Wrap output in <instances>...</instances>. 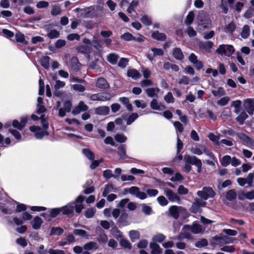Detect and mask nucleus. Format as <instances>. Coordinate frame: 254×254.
Here are the masks:
<instances>
[{
  "label": "nucleus",
  "instance_id": "obj_1",
  "mask_svg": "<svg viewBox=\"0 0 254 254\" xmlns=\"http://www.w3.org/2000/svg\"><path fill=\"white\" fill-rule=\"evenodd\" d=\"M184 160L186 164L184 167L185 171L187 172H190L191 170L190 165L188 164H191L195 165L197 168V172L200 173L201 171L202 163L200 159L197 158L196 156H190V155H185L184 156Z\"/></svg>",
  "mask_w": 254,
  "mask_h": 254
},
{
  "label": "nucleus",
  "instance_id": "obj_2",
  "mask_svg": "<svg viewBox=\"0 0 254 254\" xmlns=\"http://www.w3.org/2000/svg\"><path fill=\"white\" fill-rule=\"evenodd\" d=\"M235 52L233 46L231 45L221 44L216 49V52L222 56H231Z\"/></svg>",
  "mask_w": 254,
  "mask_h": 254
},
{
  "label": "nucleus",
  "instance_id": "obj_3",
  "mask_svg": "<svg viewBox=\"0 0 254 254\" xmlns=\"http://www.w3.org/2000/svg\"><path fill=\"white\" fill-rule=\"evenodd\" d=\"M197 195L201 198L207 200L209 198H212L215 195V192L210 187H204L201 190L197 192Z\"/></svg>",
  "mask_w": 254,
  "mask_h": 254
},
{
  "label": "nucleus",
  "instance_id": "obj_4",
  "mask_svg": "<svg viewBox=\"0 0 254 254\" xmlns=\"http://www.w3.org/2000/svg\"><path fill=\"white\" fill-rule=\"evenodd\" d=\"M127 193L135 195L140 199H144L147 197V194L144 192L140 191L139 188L137 187L133 186L128 189H126L125 193Z\"/></svg>",
  "mask_w": 254,
  "mask_h": 254
},
{
  "label": "nucleus",
  "instance_id": "obj_5",
  "mask_svg": "<svg viewBox=\"0 0 254 254\" xmlns=\"http://www.w3.org/2000/svg\"><path fill=\"white\" fill-rule=\"evenodd\" d=\"M112 96L108 93H99L93 94L90 96V99L92 101H106L111 99Z\"/></svg>",
  "mask_w": 254,
  "mask_h": 254
},
{
  "label": "nucleus",
  "instance_id": "obj_6",
  "mask_svg": "<svg viewBox=\"0 0 254 254\" xmlns=\"http://www.w3.org/2000/svg\"><path fill=\"white\" fill-rule=\"evenodd\" d=\"M30 130L35 133V136L38 139H41L45 135L48 134L47 131L42 129L38 126H31L30 127Z\"/></svg>",
  "mask_w": 254,
  "mask_h": 254
},
{
  "label": "nucleus",
  "instance_id": "obj_7",
  "mask_svg": "<svg viewBox=\"0 0 254 254\" xmlns=\"http://www.w3.org/2000/svg\"><path fill=\"white\" fill-rule=\"evenodd\" d=\"M244 107L250 115H252L254 111V99H246L244 101Z\"/></svg>",
  "mask_w": 254,
  "mask_h": 254
},
{
  "label": "nucleus",
  "instance_id": "obj_8",
  "mask_svg": "<svg viewBox=\"0 0 254 254\" xmlns=\"http://www.w3.org/2000/svg\"><path fill=\"white\" fill-rule=\"evenodd\" d=\"M88 109V107L81 101L73 108L72 111V114L74 115H78L82 112L86 111Z\"/></svg>",
  "mask_w": 254,
  "mask_h": 254
},
{
  "label": "nucleus",
  "instance_id": "obj_9",
  "mask_svg": "<svg viewBox=\"0 0 254 254\" xmlns=\"http://www.w3.org/2000/svg\"><path fill=\"white\" fill-rule=\"evenodd\" d=\"M164 193L170 201L174 202L180 200L179 197L171 190L168 188L164 189Z\"/></svg>",
  "mask_w": 254,
  "mask_h": 254
},
{
  "label": "nucleus",
  "instance_id": "obj_10",
  "mask_svg": "<svg viewBox=\"0 0 254 254\" xmlns=\"http://www.w3.org/2000/svg\"><path fill=\"white\" fill-rule=\"evenodd\" d=\"M190 62L192 64L197 70H200L203 66V63L197 60L196 56L193 53L190 55L189 57Z\"/></svg>",
  "mask_w": 254,
  "mask_h": 254
},
{
  "label": "nucleus",
  "instance_id": "obj_11",
  "mask_svg": "<svg viewBox=\"0 0 254 254\" xmlns=\"http://www.w3.org/2000/svg\"><path fill=\"white\" fill-rule=\"evenodd\" d=\"M151 50L153 53V55L152 56L149 53L146 55L147 58L151 61L154 60L155 57L157 56H162L164 54V51L162 49L152 48L151 49Z\"/></svg>",
  "mask_w": 254,
  "mask_h": 254
},
{
  "label": "nucleus",
  "instance_id": "obj_12",
  "mask_svg": "<svg viewBox=\"0 0 254 254\" xmlns=\"http://www.w3.org/2000/svg\"><path fill=\"white\" fill-rule=\"evenodd\" d=\"M184 229L190 230L194 234H198L202 231L201 226L196 223H193L191 226H185Z\"/></svg>",
  "mask_w": 254,
  "mask_h": 254
},
{
  "label": "nucleus",
  "instance_id": "obj_13",
  "mask_svg": "<svg viewBox=\"0 0 254 254\" xmlns=\"http://www.w3.org/2000/svg\"><path fill=\"white\" fill-rule=\"evenodd\" d=\"M74 209V206L72 203H69L66 205L61 207L62 211L64 215L73 214Z\"/></svg>",
  "mask_w": 254,
  "mask_h": 254
},
{
  "label": "nucleus",
  "instance_id": "obj_14",
  "mask_svg": "<svg viewBox=\"0 0 254 254\" xmlns=\"http://www.w3.org/2000/svg\"><path fill=\"white\" fill-rule=\"evenodd\" d=\"M206 146L201 144H197L194 147H192L190 149V151L192 153L197 155H200L203 153L205 151Z\"/></svg>",
  "mask_w": 254,
  "mask_h": 254
},
{
  "label": "nucleus",
  "instance_id": "obj_15",
  "mask_svg": "<svg viewBox=\"0 0 254 254\" xmlns=\"http://www.w3.org/2000/svg\"><path fill=\"white\" fill-rule=\"evenodd\" d=\"M149 248L151 250V254H161L162 250L160 246L156 243L151 242L150 243Z\"/></svg>",
  "mask_w": 254,
  "mask_h": 254
},
{
  "label": "nucleus",
  "instance_id": "obj_16",
  "mask_svg": "<svg viewBox=\"0 0 254 254\" xmlns=\"http://www.w3.org/2000/svg\"><path fill=\"white\" fill-rule=\"evenodd\" d=\"M96 85L98 88L103 89H108L110 86L106 80L102 77H100L97 79Z\"/></svg>",
  "mask_w": 254,
  "mask_h": 254
},
{
  "label": "nucleus",
  "instance_id": "obj_17",
  "mask_svg": "<svg viewBox=\"0 0 254 254\" xmlns=\"http://www.w3.org/2000/svg\"><path fill=\"white\" fill-rule=\"evenodd\" d=\"M110 111L109 107L108 106H101L95 109V113L100 115H107Z\"/></svg>",
  "mask_w": 254,
  "mask_h": 254
},
{
  "label": "nucleus",
  "instance_id": "obj_18",
  "mask_svg": "<svg viewBox=\"0 0 254 254\" xmlns=\"http://www.w3.org/2000/svg\"><path fill=\"white\" fill-rule=\"evenodd\" d=\"M127 75L134 79H137L141 77L140 73L135 69H129L127 70Z\"/></svg>",
  "mask_w": 254,
  "mask_h": 254
},
{
  "label": "nucleus",
  "instance_id": "obj_19",
  "mask_svg": "<svg viewBox=\"0 0 254 254\" xmlns=\"http://www.w3.org/2000/svg\"><path fill=\"white\" fill-rule=\"evenodd\" d=\"M150 107L153 110L162 111L165 109V107L162 104H158L156 99H153L151 103Z\"/></svg>",
  "mask_w": 254,
  "mask_h": 254
},
{
  "label": "nucleus",
  "instance_id": "obj_20",
  "mask_svg": "<svg viewBox=\"0 0 254 254\" xmlns=\"http://www.w3.org/2000/svg\"><path fill=\"white\" fill-rule=\"evenodd\" d=\"M119 101L124 105L128 111H132L133 108L132 105L129 103L128 98L125 97H121L119 98Z\"/></svg>",
  "mask_w": 254,
  "mask_h": 254
},
{
  "label": "nucleus",
  "instance_id": "obj_21",
  "mask_svg": "<svg viewBox=\"0 0 254 254\" xmlns=\"http://www.w3.org/2000/svg\"><path fill=\"white\" fill-rule=\"evenodd\" d=\"M169 212L171 215L177 219L179 216V207L177 206H172L169 208Z\"/></svg>",
  "mask_w": 254,
  "mask_h": 254
},
{
  "label": "nucleus",
  "instance_id": "obj_22",
  "mask_svg": "<svg viewBox=\"0 0 254 254\" xmlns=\"http://www.w3.org/2000/svg\"><path fill=\"white\" fill-rule=\"evenodd\" d=\"M128 217V214L125 212L124 213H122L119 219V223L120 225L122 226H125L127 225H128L129 224V223L127 221V218Z\"/></svg>",
  "mask_w": 254,
  "mask_h": 254
},
{
  "label": "nucleus",
  "instance_id": "obj_23",
  "mask_svg": "<svg viewBox=\"0 0 254 254\" xmlns=\"http://www.w3.org/2000/svg\"><path fill=\"white\" fill-rule=\"evenodd\" d=\"M43 221L42 219L38 217H35L32 222V227L34 229H38L40 228Z\"/></svg>",
  "mask_w": 254,
  "mask_h": 254
},
{
  "label": "nucleus",
  "instance_id": "obj_24",
  "mask_svg": "<svg viewBox=\"0 0 254 254\" xmlns=\"http://www.w3.org/2000/svg\"><path fill=\"white\" fill-rule=\"evenodd\" d=\"M166 239V236L162 233H157L152 237L153 242L162 243Z\"/></svg>",
  "mask_w": 254,
  "mask_h": 254
},
{
  "label": "nucleus",
  "instance_id": "obj_25",
  "mask_svg": "<svg viewBox=\"0 0 254 254\" xmlns=\"http://www.w3.org/2000/svg\"><path fill=\"white\" fill-rule=\"evenodd\" d=\"M119 56L118 55L115 53H111L108 55L107 61L112 64H115L117 63L119 59Z\"/></svg>",
  "mask_w": 254,
  "mask_h": 254
},
{
  "label": "nucleus",
  "instance_id": "obj_26",
  "mask_svg": "<svg viewBox=\"0 0 254 254\" xmlns=\"http://www.w3.org/2000/svg\"><path fill=\"white\" fill-rule=\"evenodd\" d=\"M174 57L178 60H182L184 59V55L180 48H176L173 51Z\"/></svg>",
  "mask_w": 254,
  "mask_h": 254
},
{
  "label": "nucleus",
  "instance_id": "obj_27",
  "mask_svg": "<svg viewBox=\"0 0 254 254\" xmlns=\"http://www.w3.org/2000/svg\"><path fill=\"white\" fill-rule=\"evenodd\" d=\"M111 234L117 240H120L123 237L121 231H119L118 228L114 226L111 230Z\"/></svg>",
  "mask_w": 254,
  "mask_h": 254
},
{
  "label": "nucleus",
  "instance_id": "obj_28",
  "mask_svg": "<svg viewBox=\"0 0 254 254\" xmlns=\"http://www.w3.org/2000/svg\"><path fill=\"white\" fill-rule=\"evenodd\" d=\"M211 93L215 97H220L225 94V90L222 87L212 90Z\"/></svg>",
  "mask_w": 254,
  "mask_h": 254
},
{
  "label": "nucleus",
  "instance_id": "obj_29",
  "mask_svg": "<svg viewBox=\"0 0 254 254\" xmlns=\"http://www.w3.org/2000/svg\"><path fill=\"white\" fill-rule=\"evenodd\" d=\"M129 237L132 242H134L140 238V233L136 230L130 231L129 232Z\"/></svg>",
  "mask_w": 254,
  "mask_h": 254
},
{
  "label": "nucleus",
  "instance_id": "obj_30",
  "mask_svg": "<svg viewBox=\"0 0 254 254\" xmlns=\"http://www.w3.org/2000/svg\"><path fill=\"white\" fill-rule=\"evenodd\" d=\"M83 249L86 251H89L93 249L97 250L98 249V245L95 242H90L84 245Z\"/></svg>",
  "mask_w": 254,
  "mask_h": 254
},
{
  "label": "nucleus",
  "instance_id": "obj_31",
  "mask_svg": "<svg viewBox=\"0 0 254 254\" xmlns=\"http://www.w3.org/2000/svg\"><path fill=\"white\" fill-rule=\"evenodd\" d=\"M248 118V116L245 112H242L236 118V121L239 123L240 125H243L244 121Z\"/></svg>",
  "mask_w": 254,
  "mask_h": 254
},
{
  "label": "nucleus",
  "instance_id": "obj_32",
  "mask_svg": "<svg viewBox=\"0 0 254 254\" xmlns=\"http://www.w3.org/2000/svg\"><path fill=\"white\" fill-rule=\"evenodd\" d=\"M231 161V157L229 155H225L220 159L221 164L223 167H227Z\"/></svg>",
  "mask_w": 254,
  "mask_h": 254
},
{
  "label": "nucleus",
  "instance_id": "obj_33",
  "mask_svg": "<svg viewBox=\"0 0 254 254\" xmlns=\"http://www.w3.org/2000/svg\"><path fill=\"white\" fill-rule=\"evenodd\" d=\"M213 46V43L211 41H207L200 45V47L209 52Z\"/></svg>",
  "mask_w": 254,
  "mask_h": 254
},
{
  "label": "nucleus",
  "instance_id": "obj_34",
  "mask_svg": "<svg viewBox=\"0 0 254 254\" xmlns=\"http://www.w3.org/2000/svg\"><path fill=\"white\" fill-rule=\"evenodd\" d=\"M118 155H119L121 159H125L127 158L126 150L124 145H120L118 147Z\"/></svg>",
  "mask_w": 254,
  "mask_h": 254
},
{
  "label": "nucleus",
  "instance_id": "obj_35",
  "mask_svg": "<svg viewBox=\"0 0 254 254\" xmlns=\"http://www.w3.org/2000/svg\"><path fill=\"white\" fill-rule=\"evenodd\" d=\"M250 34V30L248 25H245L243 26L241 33V36L244 38H247Z\"/></svg>",
  "mask_w": 254,
  "mask_h": 254
},
{
  "label": "nucleus",
  "instance_id": "obj_36",
  "mask_svg": "<svg viewBox=\"0 0 254 254\" xmlns=\"http://www.w3.org/2000/svg\"><path fill=\"white\" fill-rule=\"evenodd\" d=\"M119 240L120 241V244L122 247L129 250L131 249V245L127 240L123 239L122 237Z\"/></svg>",
  "mask_w": 254,
  "mask_h": 254
},
{
  "label": "nucleus",
  "instance_id": "obj_37",
  "mask_svg": "<svg viewBox=\"0 0 254 254\" xmlns=\"http://www.w3.org/2000/svg\"><path fill=\"white\" fill-rule=\"evenodd\" d=\"M159 92V89L158 88H150L147 89L146 90V92L147 95L149 97H152L156 96Z\"/></svg>",
  "mask_w": 254,
  "mask_h": 254
},
{
  "label": "nucleus",
  "instance_id": "obj_38",
  "mask_svg": "<svg viewBox=\"0 0 254 254\" xmlns=\"http://www.w3.org/2000/svg\"><path fill=\"white\" fill-rule=\"evenodd\" d=\"M138 2L137 0H132L130 3L127 11L128 13L131 14L135 11V8L138 5Z\"/></svg>",
  "mask_w": 254,
  "mask_h": 254
},
{
  "label": "nucleus",
  "instance_id": "obj_39",
  "mask_svg": "<svg viewBox=\"0 0 254 254\" xmlns=\"http://www.w3.org/2000/svg\"><path fill=\"white\" fill-rule=\"evenodd\" d=\"M64 229L61 227H52L51 230L50 235H60L64 233Z\"/></svg>",
  "mask_w": 254,
  "mask_h": 254
},
{
  "label": "nucleus",
  "instance_id": "obj_40",
  "mask_svg": "<svg viewBox=\"0 0 254 254\" xmlns=\"http://www.w3.org/2000/svg\"><path fill=\"white\" fill-rule=\"evenodd\" d=\"M82 151L84 155L89 160H93L94 159V155L89 149L84 148L82 149Z\"/></svg>",
  "mask_w": 254,
  "mask_h": 254
},
{
  "label": "nucleus",
  "instance_id": "obj_41",
  "mask_svg": "<svg viewBox=\"0 0 254 254\" xmlns=\"http://www.w3.org/2000/svg\"><path fill=\"white\" fill-rule=\"evenodd\" d=\"M71 68L75 71L78 70L80 68V64L76 57H73L71 59Z\"/></svg>",
  "mask_w": 254,
  "mask_h": 254
},
{
  "label": "nucleus",
  "instance_id": "obj_42",
  "mask_svg": "<svg viewBox=\"0 0 254 254\" xmlns=\"http://www.w3.org/2000/svg\"><path fill=\"white\" fill-rule=\"evenodd\" d=\"M50 60V58L48 56L43 57L41 59V64L46 69H48L49 67Z\"/></svg>",
  "mask_w": 254,
  "mask_h": 254
},
{
  "label": "nucleus",
  "instance_id": "obj_43",
  "mask_svg": "<svg viewBox=\"0 0 254 254\" xmlns=\"http://www.w3.org/2000/svg\"><path fill=\"white\" fill-rule=\"evenodd\" d=\"M73 234L77 236H79L82 237H85L86 238H88V235H87V233L86 231L81 229H75L73 231Z\"/></svg>",
  "mask_w": 254,
  "mask_h": 254
},
{
  "label": "nucleus",
  "instance_id": "obj_44",
  "mask_svg": "<svg viewBox=\"0 0 254 254\" xmlns=\"http://www.w3.org/2000/svg\"><path fill=\"white\" fill-rule=\"evenodd\" d=\"M115 140L120 143H124L127 140V137L123 134L117 133L115 135Z\"/></svg>",
  "mask_w": 254,
  "mask_h": 254
},
{
  "label": "nucleus",
  "instance_id": "obj_45",
  "mask_svg": "<svg viewBox=\"0 0 254 254\" xmlns=\"http://www.w3.org/2000/svg\"><path fill=\"white\" fill-rule=\"evenodd\" d=\"M16 41L18 42L22 43L24 44H27L28 42L25 40V36L23 34L20 33H17L15 35Z\"/></svg>",
  "mask_w": 254,
  "mask_h": 254
},
{
  "label": "nucleus",
  "instance_id": "obj_46",
  "mask_svg": "<svg viewBox=\"0 0 254 254\" xmlns=\"http://www.w3.org/2000/svg\"><path fill=\"white\" fill-rule=\"evenodd\" d=\"M208 137L209 139L212 141L215 144L220 145L219 137L218 136L215 135L213 133H210L208 135Z\"/></svg>",
  "mask_w": 254,
  "mask_h": 254
},
{
  "label": "nucleus",
  "instance_id": "obj_47",
  "mask_svg": "<svg viewBox=\"0 0 254 254\" xmlns=\"http://www.w3.org/2000/svg\"><path fill=\"white\" fill-rule=\"evenodd\" d=\"M152 37L154 39H157L158 40H164L166 38V36L164 34L159 33L158 31L154 32L152 34Z\"/></svg>",
  "mask_w": 254,
  "mask_h": 254
},
{
  "label": "nucleus",
  "instance_id": "obj_48",
  "mask_svg": "<svg viewBox=\"0 0 254 254\" xmlns=\"http://www.w3.org/2000/svg\"><path fill=\"white\" fill-rule=\"evenodd\" d=\"M71 88L75 91L79 92H83L85 91L86 88L81 84H75L71 85Z\"/></svg>",
  "mask_w": 254,
  "mask_h": 254
},
{
  "label": "nucleus",
  "instance_id": "obj_49",
  "mask_svg": "<svg viewBox=\"0 0 254 254\" xmlns=\"http://www.w3.org/2000/svg\"><path fill=\"white\" fill-rule=\"evenodd\" d=\"M138 117V114L135 113L131 114L128 118L127 121V125L129 126L131 125Z\"/></svg>",
  "mask_w": 254,
  "mask_h": 254
},
{
  "label": "nucleus",
  "instance_id": "obj_50",
  "mask_svg": "<svg viewBox=\"0 0 254 254\" xmlns=\"http://www.w3.org/2000/svg\"><path fill=\"white\" fill-rule=\"evenodd\" d=\"M90 185V182L87 181L86 183L83 185V187L85 189L84 192L85 194H89L94 190V188L93 186L87 187Z\"/></svg>",
  "mask_w": 254,
  "mask_h": 254
},
{
  "label": "nucleus",
  "instance_id": "obj_51",
  "mask_svg": "<svg viewBox=\"0 0 254 254\" xmlns=\"http://www.w3.org/2000/svg\"><path fill=\"white\" fill-rule=\"evenodd\" d=\"M230 100V99L229 97L225 96V97H224L221 98L220 100H219L217 102V103L219 106H224L228 104V103L229 102Z\"/></svg>",
  "mask_w": 254,
  "mask_h": 254
},
{
  "label": "nucleus",
  "instance_id": "obj_52",
  "mask_svg": "<svg viewBox=\"0 0 254 254\" xmlns=\"http://www.w3.org/2000/svg\"><path fill=\"white\" fill-rule=\"evenodd\" d=\"M226 197L227 199L232 201L236 198V193L234 190H230L227 192Z\"/></svg>",
  "mask_w": 254,
  "mask_h": 254
},
{
  "label": "nucleus",
  "instance_id": "obj_53",
  "mask_svg": "<svg viewBox=\"0 0 254 254\" xmlns=\"http://www.w3.org/2000/svg\"><path fill=\"white\" fill-rule=\"evenodd\" d=\"M157 200L159 204L161 206H166L168 204V201L166 197L163 195L158 197Z\"/></svg>",
  "mask_w": 254,
  "mask_h": 254
},
{
  "label": "nucleus",
  "instance_id": "obj_54",
  "mask_svg": "<svg viewBox=\"0 0 254 254\" xmlns=\"http://www.w3.org/2000/svg\"><path fill=\"white\" fill-rule=\"evenodd\" d=\"M113 186L112 185L108 184L105 186L104 190L103 192V196L105 197L107 194L110 192H112L113 190Z\"/></svg>",
  "mask_w": 254,
  "mask_h": 254
},
{
  "label": "nucleus",
  "instance_id": "obj_55",
  "mask_svg": "<svg viewBox=\"0 0 254 254\" xmlns=\"http://www.w3.org/2000/svg\"><path fill=\"white\" fill-rule=\"evenodd\" d=\"M60 33L56 30H52L49 31L48 33L47 36L50 39H54L59 37Z\"/></svg>",
  "mask_w": 254,
  "mask_h": 254
},
{
  "label": "nucleus",
  "instance_id": "obj_56",
  "mask_svg": "<svg viewBox=\"0 0 254 254\" xmlns=\"http://www.w3.org/2000/svg\"><path fill=\"white\" fill-rule=\"evenodd\" d=\"M95 212H96V209L95 208H89L85 212V216L87 218H92L94 216Z\"/></svg>",
  "mask_w": 254,
  "mask_h": 254
},
{
  "label": "nucleus",
  "instance_id": "obj_57",
  "mask_svg": "<svg viewBox=\"0 0 254 254\" xmlns=\"http://www.w3.org/2000/svg\"><path fill=\"white\" fill-rule=\"evenodd\" d=\"M114 222L113 221H111L109 222L107 221L102 220L100 222L101 226L105 229H108L110 228L111 226L114 225Z\"/></svg>",
  "mask_w": 254,
  "mask_h": 254
},
{
  "label": "nucleus",
  "instance_id": "obj_58",
  "mask_svg": "<svg viewBox=\"0 0 254 254\" xmlns=\"http://www.w3.org/2000/svg\"><path fill=\"white\" fill-rule=\"evenodd\" d=\"M194 16V14L193 12L190 11L188 15L187 16L186 19L185 20V23L188 25L190 24L193 21Z\"/></svg>",
  "mask_w": 254,
  "mask_h": 254
},
{
  "label": "nucleus",
  "instance_id": "obj_59",
  "mask_svg": "<svg viewBox=\"0 0 254 254\" xmlns=\"http://www.w3.org/2000/svg\"><path fill=\"white\" fill-rule=\"evenodd\" d=\"M206 202L204 201L201 200L199 199H195V202L193 203V206L194 207H203L206 205Z\"/></svg>",
  "mask_w": 254,
  "mask_h": 254
},
{
  "label": "nucleus",
  "instance_id": "obj_60",
  "mask_svg": "<svg viewBox=\"0 0 254 254\" xmlns=\"http://www.w3.org/2000/svg\"><path fill=\"white\" fill-rule=\"evenodd\" d=\"M135 177L132 175H128L126 174H123L121 176V180L122 182L125 181H132L134 180Z\"/></svg>",
  "mask_w": 254,
  "mask_h": 254
},
{
  "label": "nucleus",
  "instance_id": "obj_61",
  "mask_svg": "<svg viewBox=\"0 0 254 254\" xmlns=\"http://www.w3.org/2000/svg\"><path fill=\"white\" fill-rule=\"evenodd\" d=\"M207 245H208V242H207V240H206L205 239H203L200 241H197L195 243V246L197 248H200L203 247L204 246H206Z\"/></svg>",
  "mask_w": 254,
  "mask_h": 254
},
{
  "label": "nucleus",
  "instance_id": "obj_62",
  "mask_svg": "<svg viewBox=\"0 0 254 254\" xmlns=\"http://www.w3.org/2000/svg\"><path fill=\"white\" fill-rule=\"evenodd\" d=\"M184 178L179 173H176L173 177H172L170 180L172 182H177L183 180Z\"/></svg>",
  "mask_w": 254,
  "mask_h": 254
},
{
  "label": "nucleus",
  "instance_id": "obj_63",
  "mask_svg": "<svg viewBox=\"0 0 254 254\" xmlns=\"http://www.w3.org/2000/svg\"><path fill=\"white\" fill-rule=\"evenodd\" d=\"M97 241L100 244H105L108 241V237L106 234H103L98 237Z\"/></svg>",
  "mask_w": 254,
  "mask_h": 254
},
{
  "label": "nucleus",
  "instance_id": "obj_64",
  "mask_svg": "<svg viewBox=\"0 0 254 254\" xmlns=\"http://www.w3.org/2000/svg\"><path fill=\"white\" fill-rule=\"evenodd\" d=\"M48 253L49 254H65V252L63 250L53 248L50 249Z\"/></svg>",
  "mask_w": 254,
  "mask_h": 254
}]
</instances>
